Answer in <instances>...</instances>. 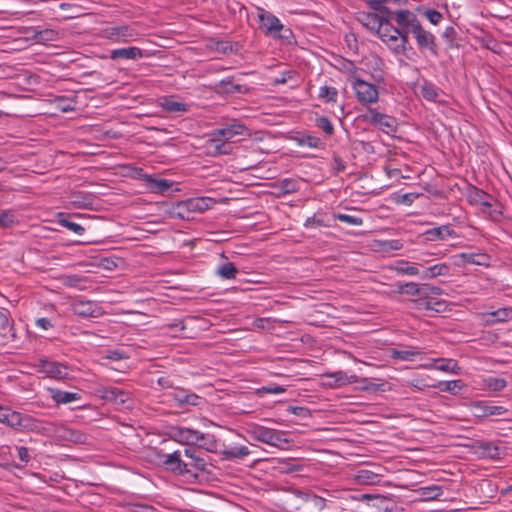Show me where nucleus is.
<instances>
[{"mask_svg": "<svg viewBox=\"0 0 512 512\" xmlns=\"http://www.w3.org/2000/svg\"><path fill=\"white\" fill-rule=\"evenodd\" d=\"M246 433L255 441L267 444L279 449H288L292 440L288 439V432L268 428L258 424H250L246 428Z\"/></svg>", "mask_w": 512, "mask_h": 512, "instance_id": "nucleus-1", "label": "nucleus"}, {"mask_svg": "<svg viewBox=\"0 0 512 512\" xmlns=\"http://www.w3.org/2000/svg\"><path fill=\"white\" fill-rule=\"evenodd\" d=\"M351 86L355 91L357 100L362 104L376 103L379 98V92L375 85L353 76Z\"/></svg>", "mask_w": 512, "mask_h": 512, "instance_id": "nucleus-2", "label": "nucleus"}, {"mask_svg": "<svg viewBox=\"0 0 512 512\" xmlns=\"http://www.w3.org/2000/svg\"><path fill=\"white\" fill-rule=\"evenodd\" d=\"M247 127L234 120L232 123L227 124L223 128L215 129L210 133L209 142L226 141L229 142L236 136H243L247 134Z\"/></svg>", "mask_w": 512, "mask_h": 512, "instance_id": "nucleus-3", "label": "nucleus"}, {"mask_svg": "<svg viewBox=\"0 0 512 512\" xmlns=\"http://www.w3.org/2000/svg\"><path fill=\"white\" fill-rule=\"evenodd\" d=\"M473 416L479 420L490 417H502L508 410L503 406L494 405L490 401H475L471 404Z\"/></svg>", "mask_w": 512, "mask_h": 512, "instance_id": "nucleus-4", "label": "nucleus"}, {"mask_svg": "<svg viewBox=\"0 0 512 512\" xmlns=\"http://www.w3.org/2000/svg\"><path fill=\"white\" fill-rule=\"evenodd\" d=\"M382 21L381 26L376 30V35L386 43L393 45V47L398 42V38L400 33L396 30L391 24V20L394 18V13L389 9V13H381Z\"/></svg>", "mask_w": 512, "mask_h": 512, "instance_id": "nucleus-5", "label": "nucleus"}, {"mask_svg": "<svg viewBox=\"0 0 512 512\" xmlns=\"http://www.w3.org/2000/svg\"><path fill=\"white\" fill-rule=\"evenodd\" d=\"M8 426L18 431H37L39 423L28 414H22L11 410L9 415Z\"/></svg>", "mask_w": 512, "mask_h": 512, "instance_id": "nucleus-6", "label": "nucleus"}, {"mask_svg": "<svg viewBox=\"0 0 512 512\" xmlns=\"http://www.w3.org/2000/svg\"><path fill=\"white\" fill-rule=\"evenodd\" d=\"M37 368L40 373L50 378L60 380L68 376V368L66 365L48 359H40Z\"/></svg>", "mask_w": 512, "mask_h": 512, "instance_id": "nucleus-7", "label": "nucleus"}, {"mask_svg": "<svg viewBox=\"0 0 512 512\" xmlns=\"http://www.w3.org/2000/svg\"><path fill=\"white\" fill-rule=\"evenodd\" d=\"M411 33H413L420 49H428L433 56H438V47L434 35L425 30L421 23L416 24Z\"/></svg>", "mask_w": 512, "mask_h": 512, "instance_id": "nucleus-8", "label": "nucleus"}, {"mask_svg": "<svg viewBox=\"0 0 512 512\" xmlns=\"http://www.w3.org/2000/svg\"><path fill=\"white\" fill-rule=\"evenodd\" d=\"M367 117L370 124L378 126L384 133L392 134L396 132L397 126L395 118L380 113L374 109L369 110V115Z\"/></svg>", "mask_w": 512, "mask_h": 512, "instance_id": "nucleus-9", "label": "nucleus"}, {"mask_svg": "<svg viewBox=\"0 0 512 512\" xmlns=\"http://www.w3.org/2000/svg\"><path fill=\"white\" fill-rule=\"evenodd\" d=\"M360 500H368L371 502L369 504L375 510L373 512H392L394 507V502L391 497L388 495L381 494H369L364 493L359 497Z\"/></svg>", "mask_w": 512, "mask_h": 512, "instance_id": "nucleus-10", "label": "nucleus"}, {"mask_svg": "<svg viewBox=\"0 0 512 512\" xmlns=\"http://www.w3.org/2000/svg\"><path fill=\"white\" fill-rule=\"evenodd\" d=\"M54 435L63 441H69L76 444H84L87 436L79 430L72 429L66 425H57L54 428Z\"/></svg>", "mask_w": 512, "mask_h": 512, "instance_id": "nucleus-11", "label": "nucleus"}, {"mask_svg": "<svg viewBox=\"0 0 512 512\" xmlns=\"http://www.w3.org/2000/svg\"><path fill=\"white\" fill-rule=\"evenodd\" d=\"M200 431L186 427H172L171 436L179 443L196 445L199 443Z\"/></svg>", "mask_w": 512, "mask_h": 512, "instance_id": "nucleus-12", "label": "nucleus"}, {"mask_svg": "<svg viewBox=\"0 0 512 512\" xmlns=\"http://www.w3.org/2000/svg\"><path fill=\"white\" fill-rule=\"evenodd\" d=\"M214 90L217 94H245L249 88L234 81V77H227L215 84Z\"/></svg>", "mask_w": 512, "mask_h": 512, "instance_id": "nucleus-13", "label": "nucleus"}, {"mask_svg": "<svg viewBox=\"0 0 512 512\" xmlns=\"http://www.w3.org/2000/svg\"><path fill=\"white\" fill-rule=\"evenodd\" d=\"M107 37L116 42H128L134 40L138 33L135 28L128 25L110 27L106 29Z\"/></svg>", "mask_w": 512, "mask_h": 512, "instance_id": "nucleus-14", "label": "nucleus"}, {"mask_svg": "<svg viewBox=\"0 0 512 512\" xmlns=\"http://www.w3.org/2000/svg\"><path fill=\"white\" fill-rule=\"evenodd\" d=\"M468 201L472 205H479L485 209L491 208L496 201L493 196L473 186L468 192Z\"/></svg>", "mask_w": 512, "mask_h": 512, "instance_id": "nucleus-15", "label": "nucleus"}, {"mask_svg": "<svg viewBox=\"0 0 512 512\" xmlns=\"http://www.w3.org/2000/svg\"><path fill=\"white\" fill-rule=\"evenodd\" d=\"M73 311L81 317H98L102 314L101 307L93 301H78L73 304Z\"/></svg>", "mask_w": 512, "mask_h": 512, "instance_id": "nucleus-16", "label": "nucleus"}, {"mask_svg": "<svg viewBox=\"0 0 512 512\" xmlns=\"http://www.w3.org/2000/svg\"><path fill=\"white\" fill-rule=\"evenodd\" d=\"M162 460L165 468L176 475H184V459L181 451H175L163 456Z\"/></svg>", "mask_w": 512, "mask_h": 512, "instance_id": "nucleus-17", "label": "nucleus"}, {"mask_svg": "<svg viewBox=\"0 0 512 512\" xmlns=\"http://www.w3.org/2000/svg\"><path fill=\"white\" fill-rule=\"evenodd\" d=\"M323 378L333 379V381L327 383L330 387H340L358 382L356 375H347L344 371L326 373L323 375Z\"/></svg>", "mask_w": 512, "mask_h": 512, "instance_id": "nucleus-18", "label": "nucleus"}, {"mask_svg": "<svg viewBox=\"0 0 512 512\" xmlns=\"http://www.w3.org/2000/svg\"><path fill=\"white\" fill-rule=\"evenodd\" d=\"M99 392L103 399L119 404H125L129 399L128 393L117 387H104Z\"/></svg>", "mask_w": 512, "mask_h": 512, "instance_id": "nucleus-19", "label": "nucleus"}, {"mask_svg": "<svg viewBox=\"0 0 512 512\" xmlns=\"http://www.w3.org/2000/svg\"><path fill=\"white\" fill-rule=\"evenodd\" d=\"M69 199L70 204L77 209H91L94 203L93 194L85 192H73Z\"/></svg>", "mask_w": 512, "mask_h": 512, "instance_id": "nucleus-20", "label": "nucleus"}, {"mask_svg": "<svg viewBox=\"0 0 512 512\" xmlns=\"http://www.w3.org/2000/svg\"><path fill=\"white\" fill-rule=\"evenodd\" d=\"M143 57V51L138 47H127L113 49L110 52V58L112 60L127 59L136 60Z\"/></svg>", "mask_w": 512, "mask_h": 512, "instance_id": "nucleus-21", "label": "nucleus"}, {"mask_svg": "<svg viewBox=\"0 0 512 512\" xmlns=\"http://www.w3.org/2000/svg\"><path fill=\"white\" fill-rule=\"evenodd\" d=\"M426 239L429 241L446 240L449 237H456V232L449 225H442L429 229L425 232Z\"/></svg>", "mask_w": 512, "mask_h": 512, "instance_id": "nucleus-22", "label": "nucleus"}, {"mask_svg": "<svg viewBox=\"0 0 512 512\" xmlns=\"http://www.w3.org/2000/svg\"><path fill=\"white\" fill-rule=\"evenodd\" d=\"M51 398L56 404H68L73 401L81 399V394L78 392H66L57 388H48Z\"/></svg>", "mask_w": 512, "mask_h": 512, "instance_id": "nucleus-23", "label": "nucleus"}, {"mask_svg": "<svg viewBox=\"0 0 512 512\" xmlns=\"http://www.w3.org/2000/svg\"><path fill=\"white\" fill-rule=\"evenodd\" d=\"M146 185L148 189L152 193H165L167 192L173 185V182L167 180V179H156L151 175H145L144 176Z\"/></svg>", "mask_w": 512, "mask_h": 512, "instance_id": "nucleus-24", "label": "nucleus"}, {"mask_svg": "<svg viewBox=\"0 0 512 512\" xmlns=\"http://www.w3.org/2000/svg\"><path fill=\"white\" fill-rule=\"evenodd\" d=\"M295 494L304 500L308 509L322 510L325 507V499L313 493L296 490Z\"/></svg>", "mask_w": 512, "mask_h": 512, "instance_id": "nucleus-25", "label": "nucleus"}, {"mask_svg": "<svg viewBox=\"0 0 512 512\" xmlns=\"http://www.w3.org/2000/svg\"><path fill=\"white\" fill-rule=\"evenodd\" d=\"M197 445L199 448L205 449L211 453H219L221 446H223L213 434L209 433H200L199 443Z\"/></svg>", "mask_w": 512, "mask_h": 512, "instance_id": "nucleus-26", "label": "nucleus"}, {"mask_svg": "<svg viewBox=\"0 0 512 512\" xmlns=\"http://www.w3.org/2000/svg\"><path fill=\"white\" fill-rule=\"evenodd\" d=\"M397 26L411 27V31L419 24L417 16L409 10H399L395 13Z\"/></svg>", "mask_w": 512, "mask_h": 512, "instance_id": "nucleus-27", "label": "nucleus"}, {"mask_svg": "<svg viewBox=\"0 0 512 512\" xmlns=\"http://www.w3.org/2000/svg\"><path fill=\"white\" fill-rule=\"evenodd\" d=\"M81 214H73V215H67L63 212H60L57 214V222L67 228L68 230L74 232L77 235H83L85 232V228L81 226L80 224H77L70 220V217H80Z\"/></svg>", "mask_w": 512, "mask_h": 512, "instance_id": "nucleus-28", "label": "nucleus"}, {"mask_svg": "<svg viewBox=\"0 0 512 512\" xmlns=\"http://www.w3.org/2000/svg\"><path fill=\"white\" fill-rule=\"evenodd\" d=\"M159 106L168 113H185L189 108L186 103L176 101L172 97L160 100Z\"/></svg>", "mask_w": 512, "mask_h": 512, "instance_id": "nucleus-29", "label": "nucleus"}, {"mask_svg": "<svg viewBox=\"0 0 512 512\" xmlns=\"http://www.w3.org/2000/svg\"><path fill=\"white\" fill-rule=\"evenodd\" d=\"M215 204L214 199L209 197H196L187 199L188 209L191 212H204Z\"/></svg>", "mask_w": 512, "mask_h": 512, "instance_id": "nucleus-30", "label": "nucleus"}, {"mask_svg": "<svg viewBox=\"0 0 512 512\" xmlns=\"http://www.w3.org/2000/svg\"><path fill=\"white\" fill-rule=\"evenodd\" d=\"M259 17L262 25L270 33L279 32L283 28V25L280 23V20L270 12L263 11L259 15Z\"/></svg>", "mask_w": 512, "mask_h": 512, "instance_id": "nucleus-31", "label": "nucleus"}, {"mask_svg": "<svg viewBox=\"0 0 512 512\" xmlns=\"http://www.w3.org/2000/svg\"><path fill=\"white\" fill-rule=\"evenodd\" d=\"M389 269L399 275L415 276L420 273L416 264L411 265L409 262L404 260L395 262L393 265L389 266Z\"/></svg>", "mask_w": 512, "mask_h": 512, "instance_id": "nucleus-32", "label": "nucleus"}, {"mask_svg": "<svg viewBox=\"0 0 512 512\" xmlns=\"http://www.w3.org/2000/svg\"><path fill=\"white\" fill-rule=\"evenodd\" d=\"M220 454L223 455L224 459H243L248 456L250 451L247 446H234L231 448H225L224 445L221 446Z\"/></svg>", "mask_w": 512, "mask_h": 512, "instance_id": "nucleus-33", "label": "nucleus"}, {"mask_svg": "<svg viewBox=\"0 0 512 512\" xmlns=\"http://www.w3.org/2000/svg\"><path fill=\"white\" fill-rule=\"evenodd\" d=\"M415 307L418 310H427V311H435L437 313L442 312L445 309L444 301H432L427 300L426 298L413 300Z\"/></svg>", "mask_w": 512, "mask_h": 512, "instance_id": "nucleus-34", "label": "nucleus"}, {"mask_svg": "<svg viewBox=\"0 0 512 512\" xmlns=\"http://www.w3.org/2000/svg\"><path fill=\"white\" fill-rule=\"evenodd\" d=\"M358 20L370 31L376 33V30L381 26L382 14L362 13L358 17Z\"/></svg>", "mask_w": 512, "mask_h": 512, "instance_id": "nucleus-35", "label": "nucleus"}, {"mask_svg": "<svg viewBox=\"0 0 512 512\" xmlns=\"http://www.w3.org/2000/svg\"><path fill=\"white\" fill-rule=\"evenodd\" d=\"M173 399L178 403L179 407H184L186 405H198V400L200 398L195 393H188L185 390H177L173 394Z\"/></svg>", "mask_w": 512, "mask_h": 512, "instance_id": "nucleus-36", "label": "nucleus"}, {"mask_svg": "<svg viewBox=\"0 0 512 512\" xmlns=\"http://www.w3.org/2000/svg\"><path fill=\"white\" fill-rule=\"evenodd\" d=\"M417 492L419 494V500L421 501L440 499V497L443 495L442 488L437 485L419 488Z\"/></svg>", "mask_w": 512, "mask_h": 512, "instance_id": "nucleus-37", "label": "nucleus"}, {"mask_svg": "<svg viewBox=\"0 0 512 512\" xmlns=\"http://www.w3.org/2000/svg\"><path fill=\"white\" fill-rule=\"evenodd\" d=\"M449 271H450V267L446 263H439V264H435L433 266L426 268L421 273V278L422 279H433L437 276L448 275Z\"/></svg>", "mask_w": 512, "mask_h": 512, "instance_id": "nucleus-38", "label": "nucleus"}, {"mask_svg": "<svg viewBox=\"0 0 512 512\" xmlns=\"http://www.w3.org/2000/svg\"><path fill=\"white\" fill-rule=\"evenodd\" d=\"M52 103L54 104L56 110L62 113H67L75 110L77 101L74 98H69L66 96H56L52 100Z\"/></svg>", "mask_w": 512, "mask_h": 512, "instance_id": "nucleus-39", "label": "nucleus"}, {"mask_svg": "<svg viewBox=\"0 0 512 512\" xmlns=\"http://www.w3.org/2000/svg\"><path fill=\"white\" fill-rule=\"evenodd\" d=\"M0 334L3 337H10L12 340L16 338L7 310H0Z\"/></svg>", "mask_w": 512, "mask_h": 512, "instance_id": "nucleus-40", "label": "nucleus"}, {"mask_svg": "<svg viewBox=\"0 0 512 512\" xmlns=\"http://www.w3.org/2000/svg\"><path fill=\"white\" fill-rule=\"evenodd\" d=\"M459 257L466 264L488 265L489 255L486 253H461Z\"/></svg>", "mask_w": 512, "mask_h": 512, "instance_id": "nucleus-41", "label": "nucleus"}, {"mask_svg": "<svg viewBox=\"0 0 512 512\" xmlns=\"http://www.w3.org/2000/svg\"><path fill=\"white\" fill-rule=\"evenodd\" d=\"M479 451L482 456L490 459H500L502 454L500 447L490 442H480Z\"/></svg>", "mask_w": 512, "mask_h": 512, "instance_id": "nucleus-42", "label": "nucleus"}, {"mask_svg": "<svg viewBox=\"0 0 512 512\" xmlns=\"http://www.w3.org/2000/svg\"><path fill=\"white\" fill-rule=\"evenodd\" d=\"M442 91L430 82H425L421 86V95L427 101L436 102Z\"/></svg>", "mask_w": 512, "mask_h": 512, "instance_id": "nucleus-43", "label": "nucleus"}, {"mask_svg": "<svg viewBox=\"0 0 512 512\" xmlns=\"http://www.w3.org/2000/svg\"><path fill=\"white\" fill-rule=\"evenodd\" d=\"M433 365H426L425 367H434L437 370L443 372H455V369H459L457 362L453 359L439 358L433 360Z\"/></svg>", "mask_w": 512, "mask_h": 512, "instance_id": "nucleus-44", "label": "nucleus"}, {"mask_svg": "<svg viewBox=\"0 0 512 512\" xmlns=\"http://www.w3.org/2000/svg\"><path fill=\"white\" fill-rule=\"evenodd\" d=\"M434 387L438 388L441 392H450L455 394L463 388V382L461 380L440 381L438 384L434 385Z\"/></svg>", "mask_w": 512, "mask_h": 512, "instance_id": "nucleus-45", "label": "nucleus"}, {"mask_svg": "<svg viewBox=\"0 0 512 512\" xmlns=\"http://www.w3.org/2000/svg\"><path fill=\"white\" fill-rule=\"evenodd\" d=\"M276 187L281 191L282 194L295 193L299 189L298 181L290 178L279 180L276 183Z\"/></svg>", "mask_w": 512, "mask_h": 512, "instance_id": "nucleus-46", "label": "nucleus"}, {"mask_svg": "<svg viewBox=\"0 0 512 512\" xmlns=\"http://www.w3.org/2000/svg\"><path fill=\"white\" fill-rule=\"evenodd\" d=\"M398 292L401 294L418 296L419 299L423 298V290L421 289V285L414 282H409L400 285L398 288Z\"/></svg>", "mask_w": 512, "mask_h": 512, "instance_id": "nucleus-47", "label": "nucleus"}, {"mask_svg": "<svg viewBox=\"0 0 512 512\" xmlns=\"http://www.w3.org/2000/svg\"><path fill=\"white\" fill-rule=\"evenodd\" d=\"M207 143L208 147L212 149L210 151L212 156L229 154L231 151V147L227 144L226 141L209 142L208 140Z\"/></svg>", "mask_w": 512, "mask_h": 512, "instance_id": "nucleus-48", "label": "nucleus"}, {"mask_svg": "<svg viewBox=\"0 0 512 512\" xmlns=\"http://www.w3.org/2000/svg\"><path fill=\"white\" fill-rule=\"evenodd\" d=\"M318 98L335 103L338 98V90L335 87L324 85L319 90Z\"/></svg>", "mask_w": 512, "mask_h": 512, "instance_id": "nucleus-49", "label": "nucleus"}, {"mask_svg": "<svg viewBox=\"0 0 512 512\" xmlns=\"http://www.w3.org/2000/svg\"><path fill=\"white\" fill-rule=\"evenodd\" d=\"M217 273L223 279H234L236 278L238 270L232 262H227L218 268Z\"/></svg>", "mask_w": 512, "mask_h": 512, "instance_id": "nucleus-50", "label": "nucleus"}, {"mask_svg": "<svg viewBox=\"0 0 512 512\" xmlns=\"http://www.w3.org/2000/svg\"><path fill=\"white\" fill-rule=\"evenodd\" d=\"M420 352L415 349V348H411V349H408V350H397V349H393L391 351V357L394 358V359H400V360H403V361H409V360H412L413 357L419 355Z\"/></svg>", "mask_w": 512, "mask_h": 512, "instance_id": "nucleus-51", "label": "nucleus"}, {"mask_svg": "<svg viewBox=\"0 0 512 512\" xmlns=\"http://www.w3.org/2000/svg\"><path fill=\"white\" fill-rule=\"evenodd\" d=\"M396 30L400 33L398 42L394 46L395 51L404 50L406 44L408 43V36L411 32V27H396Z\"/></svg>", "mask_w": 512, "mask_h": 512, "instance_id": "nucleus-52", "label": "nucleus"}, {"mask_svg": "<svg viewBox=\"0 0 512 512\" xmlns=\"http://www.w3.org/2000/svg\"><path fill=\"white\" fill-rule=\"evenodd\" d=\"M315 125L319 129H321L323 132H325L326 135L331 136L334 133V126L332 122L327 117H318L315 119Z\"/></svg>", "mask_w": 512, "mask_h": 512, "instance_id": "nucleus-53", "label": "nucleus"}, {"mask_svg": "<svg viewBox=\"0 0 512 512\" xmlns=\"http://www.w3.org/2000/svg\"><path fill=\"white\" fill-rule=\"evenodd\" d=\"M17 223L16 216L11 211H2L0 213V227L10 228Z\"/></svg>", "mask_w": 512, "mask_h": 512, "instance_id": "nucleus-54", "label": "nucleus"}, {"mask_svg": "<svg viewBox=\"0 0 512 512\" xmlns=\"http://www.w3.org/2000/svg\"><path fill=\"white\" fill-rule=\"evenodd\" d=\"M333 217L336 220L345 222V223H347L349 225H353V226H359V225H362V223H363L362 218L357 217V216L348 215V214L337 213V214H334Z\"/></svg>", "mask_w": 512, "mask_h": 512, "instance_id": "nucleus-55", "label": "nucleus"}, {"mask_svg": "<svg viewBox=\"0 0 512 512\" xmlns=\"http://www.w3.org/2000/svg\"><path fill=\"white\" fill-rule=\"evenodd\" d=\"M191 210L188 209L187 200L178 202L173 208V214L181 219H188Z\"/></svg>", "mask_w": 512, "mask_h": 512, "instance_id": "nucleus-56", "label": "nucleus"}, {"mask_svg": "<svg viewBox=\"0 0 512 512\" xmlns=\"http://www.w3.org/2000/svg\"><path fill=\"white\" fill-rule=\"evenodd\" d=\"M486 384L488 388L492 391H501L506 387L507 382L503 378L489 377L486 380Z\"/></svg>", "mask_w": 512, "mask_h": 512, "instance_id": "nucleus-57", "label": "nucleus"}, {"mask_svg": "<svg viewBox=\"0 0 512 512\" xmlns=\"http://www.w3.org/2000/svg\"><path fill=\"white\" fill-rule=\"evenodd\" d=\"M299 143L311 148H321L323 146L321 139L312 135L303 136Z\"/></svg>", "mask_w": 512, "mask_h": 512, "instance_id": "nucleus-58", "label": "nucleus"}, {"mask_svg": "<svg viewBox=\"0 0 512 512\" xmlns=\"http://www.w3.org/2000/svg\"><path fill=\"white\" fill-rule=\"evenodd\" d=\"M197 457L198 456L192 458L190 457V459H184V474H190L194 478L199 477L198 472L193 470L197 461Z\"/></svg>", "mask_w": 512, "mask_h": 512, "instance_id": "nucleus-59", "label": "nucleus"}, {"mask_svg": "<svg viewBox=\"0 0 512 512\" xmlns=\"http://www.w3.org/2000/svg\"><path fill=\"white\" fill-rule=\"evenodd\" d=\"M286 391V389L282 386H278V385H268V386H263L261 387L260 389L257 390V393L259 395H262V394H281V393H284Z\"/></svg>", "mask_w": 512, "mask_h": 512, "instance_id": "nucleus-60", "label": "nucleus"}, {"mask_svg": "<svg viewBox=\"0 0 512 512\" xmlns=\"http://www.w3.org/2000/svg\"><path fill=\"white\" fill-rule=\"evenodd\" d=\"M511 313H512V311L509 309H506V308L498 309L491 313V317L493 318L492 321H496V322L506 321L509 318Z\"/></svg>", "mask_w": 512, "mask_h": 512, "instance_id": "nucleus-61", "label": "nucleus"}, {"mask_svg": "<svg viewBox=\"0 0 512 512\" xmlns=\"http://www.w3.org/2000/svg\"><path fill=\"white\" fill-rule=\"evenodd\" d=\"M212 466L211 465H207V463L204 461V459L200 458L199 456L197 457V461H196V464H195V467L193 470H195L196 472H198L199 474V477L201 475H203L204 473H207V474H211V471H210V468Z\"/></svg>", "mask_w": 512, "mask_h": 512, "instance_id": "nucleus-62", "label": "nucleus"}, {"mask_svg": "<svg viewBox=\"0 0 512 512\" xmlns=\"http://www.w3.org/2000/svg\"><path fill=\"white\" fill-rule=\"evenodd\" d=\"M295 76V72L292 70H287L282 72L278 77L274 78L273 84L279 85V84H285L289 80H291Z\"/></svg>", "mask_w": 512, "mask_h": 512, "instance_id": "nucleus-63", "label": "nucleus"}, {"mask_svg": "<svg viewBox=\"0 0 512 512\" xmlns=\"http://www.w3.org/2000/svg\"><path fill=\"white\" fill-rule=\"evenodd\" d=\"M456 36L457 32L452 26L447 27L442 34V37L449 43L450 47H453Z\"/></svg>", "mask_w": 512, "mask_h": 512, "instance_id": "nucleus-64", "label": "nucleus"}]
</instances>
